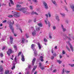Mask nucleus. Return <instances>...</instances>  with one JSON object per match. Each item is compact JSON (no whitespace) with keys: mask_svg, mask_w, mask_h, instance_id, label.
<instances>
[{"mask_svg":"<svg viewBox=\"0 0 74 74\" xmlns=\"http://www.w3.org/2000/svg\"><path fill=\"white\" fill-rule=\"evenodd\" d=\"M70 48L71 50V51L73 52H74V49H73V46L71 45H70Z\"/></svg>","mask_w":74,"mask_h":74,"instance_id":"obj_13","label":"nucleus"},{"mask_svg":"<svg viewBox=\"0 0 74 74\" xmlns=\"http://www.w3.org/2000/svg\"><path fill=\"white\" fill-rule=\"evenodd\" d=\"M25 74H29V72H26Z\"/></svg>","mask_w":74,"mask_h":74,"instance_id":"obj_56","label":"nucleus"},{"mask_svg":"<svg viewBox=\"0 0 74 74\" xmlns=\"http://www.w3.org/2000/svg\"><path fill=\"white\" fill-rule=\"evenodd\" d=\"M49 38L50 39H52V34H49Z\"/></svg>","mask_w":74,"mask_h":74,"instance_id":"obj_29","label":"nucleus"},{"mask_svg":"<svg viewBox=\"0 0 74 74\" xmlns=\"http://www.w3.org/2000/svg\"><path fill=\"white\" fill-rule=\"evenodd\" d=\"M22 59L21 60L22 62H25V57H24V56L22 55L21 56Z\"/></svg>","mask_w":74,"mask_h":74,"instance_id":"obj_12","label":"nucleus"},{"mask_svg":"<svg viewBox=\"0 0 74 74\" xmlns=\"http://www.w3.org/2000/svg\"><path fill=\"white\" fill-rule=\"evenodd\" d=\"M3 56H4V55H3V54H1V57H3Z\"/></svg>","mask_w":74,"mask_h":74,"instance_id":"obj_58","label":"nucleus"},{"mask_svg":"<svg viewBox=\"0 0 74 74\" xmlns=\"http://www.w3.org/2000/svg\"><path fill=\"white\" fill-rule=\"evenodd\" d=\"M45 23L46 25H48V24L49 25V27H50L51 26V24H50V22L48 21V19L47 18L46 20H45Z\"/></svg>","mask_w":74,"mask_h":74,"instance_id":"obj_5","label":"nucleus"},{"mask_svg":"<svg viewBox=\"0 0 74 74\" xmlns=\"http://www.w3.org/2000/svg\"><path fill=\"white\" fill-rule=\"evenodd\" d=\"M32 34L33 36H36V31H34L32 32Z\"/></svg>","mask_w":74,"mask_h":74,"instance_id":"obj_9","label":"nucleus"},{"mask_svg":"<svg viewBox=\"0 0 74 74\" xmlns=\"http://www.w3.org/2000/svg\"><path fill=\"white\" fill-rule=\"evenodd\" d=\"M10 29L11 30L12 33H14V28L12 27V25L14 24V22L13 20H12L11 22H10Z\"/></svg>","mask_w":74,"mask_h":74,"instance_id":"obj_3","label":"nucleus"},{"mask_svg":"<svg viewBox=\"0 0 74 74\" xmlns=\"http://www.w3.org/2000/svg\"><path fill=\"white\" fill-rule=\"evenodd\" d=\"M35 47V45L33 44L31 45V48L34 51V54L35 56H37V51H36V49H34V47Z\"/></svg>","mask_w":74,"mask_h":74,"instance_id":"obj_4","label":"nucleus"},{"mask_svg":"<svg viewBox=\"0 0 74 74\" xmlns=\"http://www.w3.org/2000/svg\"><path fill=\"white\" fill-rule=\"evenodd\" d=\"M10 2L11 4H14V2L12 1V0H10Z\"/></svg>","mask_w":74,"mask_h":74,"instance_id":"obj_40","label":"nucleus"},{"mask_svg":"<svg viewBox=\"0 0 74 74\" xmlns=\"http://www.w3.org/2000/svg\"><path fill=\"white\" fill-rule=\"evenodd\" d=\"M35 3H38V1L37 0H32Z\"/></svg>","mask_w":74,"mask_h":74,"instance_id":"obj_32","label":"nucleus"},{"mask_svg":"<svg viewBox=\"0 0 74 74\" xmlns=\"http://www.w3.org/2000/svg\"><path fill=\"white\" fill-rule=\"evenodd\" d=\"M69 65L70 66H71V67H74V64H69Z\"/></svg>","mask_w":74,"mask_h":74,"instance_id":"obj_42","label":"nucleus"},{"mask_svg":"<svg viewBox=\"0 0 74 74\" xmlns=\"http://www.w3.org/2000/svg\"><path fill=\"white\" fill-rule=\"evenodd\" d=\"M13 52V51H12L11 49H9L7 52V54L8 56H10V54L12 53Z\"/></svg>","mask_w":74,"mask_h":74,"instance_id":"obj_7","label":"nucleus"},{"mask_svg":"<svg viewBox=\"0 0 74 74\" xmlns=\"http://www.w3.org/2000/svg\"><path fill=\"white\" fill-rule=\"evenodd\" d=\"M56 71H57V70H56L55 69L53 70V72H54V73H55V72H56Z\"/></svg>","mask_w":74,"mask_h":74,"instance_id":"obj_49","label":"nucleus"},{"mask_svg":"<svg viewBox=\"0 0 74 74\" xmlns=\"http://www.w3.org/2000/svg\"><path fill=\"white\" fill-rule=\"evenodd\" d=\"M30 30H32V31H34L35 30H34V28L33 27H30V28L29 29V31Z\"/></svg>","mask_w":74,"mask_h":74,"instance_id":"obj_17","label":"nucleus"},{"mask_svg":"<svg viewBox=\"0 0 74 74\" xmlns=\"http://www.w3.org/2000/svg\"><path fill=\"white\" fill-rule=\"evenodd\" d=\"M66 73H70V71H66Z\"/></svg>","mask_w":74,"mask_h":74,"instance_id":"obj_62","label":"nucleus"},{"mask_svg":"<svg viewBox=\"0 0 74 74\" xmlns=\"http://www.w3.org/2000/svg\"><path fill=\"white\" fill-rule=\"evenodd\" d=\"M37 68V66H34V67L33 70L32 71V73H33L34 71L35 70H36V69Z\"/></svg>","mask_w":74,"mask_h":74,"instance_id":"obj_15","label":"nucleus"},{"mask_svg":"<svg viewBox=\"0 0 74 74\" xmlns=\"http://www.w3.org/2000/svg\"><path fill=\"white\" fill-rule=\"evenodd\" d=\"M22 53V52H20L19 53H18V56H19L20 55H21V54Z\"/></svg>","mask_w":74,"mask_h":74,"instance_id":"obj_46","label":"nucleus"},{"mask_svg":"<svg viewBox=\"0 0 74 74\" xmlns=\"http://www.w3.org/2000/svg\"><path fill=\"white\" fill-rule=\"evenodd\" d=\"M53 30H55L56 29V27L55 26H53Z\"/></svg>","mask_w":74,"mask_h":74,"instance_id":"obj_51","label":"nucleus"},{"mask_svg":"<svg viewBox=\"0 0 74 74\" xmlns=\"http://www.w3.org/2000/svg\"><path fill=\"white\" fill-rule=\"evenodd\" d=\"M52 3H53V4H54V5H56V2H55V1H52Z\"/></svg>","mask_w":74,"mask_h":74,"instance_id":"obj_37","label":"nucleus"},{"mask_svg":"<svg viewBox=\"0 0 74 74\" xmlns=\"http://www.w3.org/2000/svg\"><path fill=\"white\" fill-rule=\"evenodd\" d=\"M13 47L15 50H16V51L17 50V46L16 45H14Z\"/></svg>","mask_w":74,"mask_h":74,"instance_id":"obj_25","label":"nucleus"},{"mask_svg":"<svg viewBox=\"0 0 74 74\" xmlns=\"http://www.w3.org/2000/svg\"><path fill=\"white\" fill-rule=\"evenodd\" d=\"M25 36L27 38H29V34H25Z\"/></svg>","mask_w":74,"mask_h":74,"instance_id":"obj_44","label":"nucleus"},{"mask_svg":"<svg viewBox=\"0 0 74 74\" xmlns=\"http://www.w3.org/2000/svg\"><path fill=\"white\" fill-rule=\"evenodd\" d=\"M46 15V16L47 18H48V15L47 14H45Z\"/></svg>","mask_w":74,"mask_h":74,"instance_id":"obj_57","label":"nucleus"},{"mask_svg":"<svg viewBox=\"0 0 74 74\" xmlns=\"http://www.w3.org/2000/svg\"><path fill=\"white\" fill-rule=\"evenodd\" d=\"M37 44L38 45V47H39V49H41V45L40 44V43L38 42L37 43Z\"/></svg>","mask_w":74,"mask_h":74,"instance_id":"obj_21","label":"nucleus"},{"mask_svg":"<svg viewBox=\"0 0 74 74\" xmlns=\"http://www.w3.org/2000/svg\"><path fill=\"white\" fill-rule=\"evenodd\" d=\"M51 52L52 53H53V55L54 56H56V53H54L53 52V50H51Z\"/></svg>","mask_w":74,"mask_h":74,"instance_id":"obj_23","label":"nucleus"},{"mask_svg":"<svg viewBox=\"0 0 74 74\" xmlns=\"http://www.w3.org/2000/svg\"><path fill=\"white\" fill-rule=\"evenodd\" d=\"M61 27L62 29V30H63V32H66V29L64 28V27H63V25H62Z\"/></svg>","mask_w":74,"mask_h":74,"instance_id":"obj_18","label":"nucleus"},{"mask_svg":"<svg viewBox=\"0 0 74 74\" xmlns=\"http://www.w3.org/2000/svg\"><path fill=\"white\" fill-rule=\"evenodd\" d=\"M10 43H11V44H12L13 42L12 41H13V38H12V37L10 36Z\"/></svg>","mask_w":74,"mask_h":74,"instance_id":"obj_14","label":"nucleus"},{"mask_svg":"<svg viewBox=\"0 0 74 74\" xmlns=\"http://www.w3.org/2000/svg\"><path fill=\"white\" fill-rule=\"evenodd\" d=\"M54 59V57L53 56H52L51 57V60H53Z\"/></svg>","mask_w":74,"mask_h":74,"instance_id":"obj_48","label":"nucleus"},{"mask_svg":"<svg viewBox=\"0 0 74 74\" xmlns=\"http://www.w3.org/2000/svg\"><path fill=\"white\" fill-rule=\"evenodd\" d=\"M0 72H3V69L1 66H0Z\"/></svg>","mask_w":74,"mask_h":74,"instance_id":"obj_20","label":"nucleus"},{"mask_svg":"<svg viewBox=\"0 0 74 74\" xmlns=\"http://www.w3.org/2000/svg\"><path fill=\"white\" fill-rule=\"evenodd\" d=\"M64 37H65L66 38H68V40H71V38H70L68 37L67 36H66V35H64Z\"/></svg>","mask_w":74,"mask_h":74,"instance_id":"obj_16","label":"nucleus"},{"mask_svg":"<svg viewBox=\"0 0 74 74\" xmlns=\"http://www.w3.org/2000/svg\"><path fill=\"white\" fill-rule=\"evenodd\" d=\"M19 30H20L21 33H22V29L21 28H19Z\"/></svg>","mask_w":74,"mask_h":74,"instance_id":"obj_59","label":"nucleus"},{"mask_svg":"<svg viewBox=\"0 0 74 74\" xmlns=\"http://www.w3.org/2000/svg\"><path fill=\"white\" fill-rule=\"evenodd\" d=\"M38 41V40H34L33 41V42H35V43H38L37 42Z\"/></svg>","mask_w":74,"mask_h":74,"instance_id":"obj_38","label":"nucleus"},{"mask_svg":"<svg viewBox=\"0 0 74 74\" xmlns=\"http://www.w3.org/2000/svg\"><path fill=\"white\" fill-rule=\"evenodd\" d=\"M62 53L63 54H65V52L64 50L62 51Z\"/></svg>","mask_w":74,"mask_h":74,"instance_id":"obj_55","label":"nucleus"},{"mask_svg":"<svg viewBox=\"0 0 74 74\" xmlns=\"http://www.w3.org/2000/svg\"><path fill=\"white\" fill-rule=\"evenodd\" d=\"M57 62L59 63V64L62 63V61H60V60H57Z\"/></svg>","mask_w":74,"mask_h":74,"instance_id":"obj_33","label":"nucleus"},{"mask_svg":"<svg viewBox=\"0 0 74 74\" xmlns=\"http://www.w3.org/2000/svg\"><path fill=\"white\" fill-rule=\"evenodd\" d=\"M56 18L58 21H59V16H56Z\"/></svg>","mask_w":74,"mask_h":74,"instance_id":"obj_24","label":"nucleus"},{"mask_svg":"<svg viewBox=\"0 0 74 74\" xmlns=\"http://www.w3.org/2000/svg\"><path fill=\"white\" fill-rule=\"evenodd\" d=\"M42 66V64H41V62H40L39 65V67L40 68L42 66Z\"/></svg>","mask_w":74,"mask_h":74,"instance_id":"obj_41","label":"nucleus"},{"mask_svg":"<svg viewBox=\"0 0 74 74\" xmlns=\"http://www.w3.org/2000/svg\"><path fill=\"white\" fill-rule=\"evenodd\" d=\"M66 49H67V50H68V51H69V52H70L71 51L70 49H69V47L66 46Z\"/></svg>","mask_w":74,"mask_h":74,"instance_id":"obj_36","label":"nucleus"},{"mask_svg":"<svg viewBox=\"0 0 74 74\" xmlns=\"http://www.w3.org/2000/svg\"><path fill=\"white\" fill-rule=\"evenodd\" d=\"M62 56H61V55H60V59L62 58Z\"/></svg>","mask_w":74,"mask_h":74,"instance_id":"obj_60","label":"nucleus"},{"mask_svg":"<svg viewBox=\"0 0 74 74\" xmlns=\"http://www.w3.org/2000/svg\"><path fill=\"white\" fill-rule=\"evenodd\" d=\"M40 60L41 62H43V61H44V60H43V59H41Z\"/></svg>","mask_w":74,"mask_h":74,"instance_id":"obj_63","label":"nucleus"},{"mask_svg":"<svg viewBox=\"0 0 74 74\" xmlns=\"http://www.w3.org/2000/svg\"><path fill=\"white\" fill-rule=\"evenodd\" d=\"M5 49V47H3L2 49V50H4Z\"/></svg>","mask_w":74,"mask_h":74,"instance_id":"obj_64","label":"nucleus"},{"mask_svg":"<svg viewBox=\"0 0 74 74\" xmlns=\"http://www.w3.org/2000/svg\"><path fill=\"white\" fill-rule=\"evenodd\" d=\"M37 74V71H35L34 73V74Z\"/></svg>","mask_w":74,"mask_h":74,"instance_id":"obj_50","label":"nucleus"},{"mask_svg":"<svg viewBox=\"0 0 74 74\" xmlns=\"http://www.w3.org/2000/svg\"><path fill=\"white\" fill-rule=\"evenodd\" d=\"M44 41L45 42H47L48 40H47V39L45 38L44 39Z\"/></svg>","mask_w":74,"mask_h":74,"instance_id":"obj_39","label":"nucleus"},{"mask_svg":"<svg viewBox=\"0 0 74 74\" xmlns=\"http://www.w3.org/2000/svg\"><path fill=\"white\" fill-rule=\"evenodd\" d=\"M18 10L20 11H22V12L24 14H27L28 12L26 10V8H21V9H18Z\"/></svg>","mask_w":74,"mask_h":74,"instance_id":"obj_1","label":"nucleus"},{"mask_svg":"<svg viewBox=\"0 0 74 74\" xmlns=\"http://www.w3.org/2000/svg\"><path fill=\"white\" fill-rule=\"evenodd\" d=\"M40 68L42 70L45 69V67H44V66H42V67H40Z\"/></svg>","mask_w":74,"mask_h":74,"instance_id":"obj_30","label":"nucleus"},{"mask_svg":"<svg viewBox=\"0 0 74 74\" xmlns=\"http://www.w3.org/2000/svg\"><path fill=\"white\" fill-rule=\"evenodd\" d=\"M13 16L16 18H17L19 17V16H20V15L18 13L15 12L13 14Z\"/></svg>","mask_w":74,"mask_h":74,"instance_id":"obj_6","label":"nucleus"},{"mask_svg":"<svg viewBox=\"0 0 74 74\" xmlns=\"http://www.w3.org/2000/svg\"><path fill=\"white\" fill-rule=\"evenodd\" d=\"M6 22H7V20H4L2 22L3 23H5Z\"/></svg>","mask_w":74,"mask_h":74,"instance_id":"obj_52","label":"nucleus"},{"mask_svg":"<svg viewBox=\"0 0 74 74\" xmlns=\"http://www.w3.org/2000/svg\"><path fill=\"white\" fill-rule=\"evenodd\" d=\"M43 5L46 10H48V6L47 5V3L45 2L43 3Z\"/></svg>","mask_w":74,"mask_h":74,"instance_id":"obj_8","label":"nucleus"},{"mask_svg":"<svg viewBox=\"0 0 74 74\" xmlns=\"http://www.w3.org/2000/svg\"><path fill=\"white\" fill-rule=\"evenodd\" d=\"M5 74H10V72L8 70H6L5 71Z\"/></svg>","mask_w":74,"mask_h":74,"instance_id":"obj_22","label":"nucleus"},{"mask_svg":"<svg viewBox=\"0 0 74 74\" xmlns=\"http://www.w3.org/2000/svg\"><path fill=\"white\" fill-rule=\"evenodd\" d=\"M16 64V56L15 58L14 59L13 61V67L12 68V70H14L15 67V64Z\"/></svg>","mask_w":74,"mask_h":74,"instance_id":"obj_2","label":"nucleus"},{"mask_svg":"<svg viewBox=\"0 0 74 74\" xmlns=\"http://www.w3.org/2000/svg\"><path fill=\"white\" fill-rule=\"evenodd\" d=\"M64 69H63L62 72V74H64Z\"/></svg>","mask_w":74,"mask_h":74,"instance_id":"obj_47","label":"nucleus"},{"mask_svg":"<svg viewBox=\"0 0 74 74\" xmlns=\"http://www.w3.org/2000/svg\"><path fill=\"white\" fill-rule=\"evenodd\" d=\"M31 14L32 15H34V14H35V15H38V13H37V12H34V11H32L31 13Z\"/></svg>","mask_w":74,"mask_h":74,"instance_id":"obj_19","label":"nucleus"},{"mask_svg":"<svg viewBox=\"0 0 74 74\" xmlns=\"http://www.w3.org/2000/svg\"><path fill=\"white\" fill-rule=\"evenodd\" d=\"M29 8L30 10H33V6L30 5L29 6Z\"/></svg>","mask_w":74,"mask_h":74,"instance_id":"obj_34","label":"nucleus"},{"mask_svg":"<svg viewBox=\"0 0 74 74\" xmlns=\"http://www.w3.org/2000/svg\"><path fill=\"white\" fill-rule=\"evenodd\" d=\"M48 14L49 15V17H51V13L49 12L48 13Z\"/></svg>","mask_w":74,"mask_h":74,"instance_id":"obj_43","label":"nucleus"},{"mask_svg":"<svg viewBox=\"0 0 74 74\" xmlns=\"http://www.w3.org/2000/svg\"><path fill=\"white\" fill-rule=\"evenodd\" d=\"M22 6L21 5H19L17 4L16 5V8H19L20 7H21Z\"/></svg>","mask_w":74,"mask_h":74,"instance_id":"obj_35","label":"nucleus"},{"mask_svg":"<svg viewBox=\"0 0 74 74\" xmlns=\"http://www.w3.org/2000/svg\"><path fill=\"white\" fill-rule=\"evenodd\" d=\"M32 20L30 19V20H29L28 21V22L29 23H30V22H32Z\"/></svg>","mask_w":74,"mask_h":74,"instance_id":"obj_53","label":"nucleus"},{"mask_svg":"<svg viewBox=\"0 0 74 74\" xmlns=\"http://www.w3.org/2000/svg\"><path fill=\"white\" fill-rule=\"evenodd\" d=\"M35 61H36V58H34L33 59L32 61V66H34V63L35 62Z\"/></svg>","mask_w":74,"mask_h":74,"instance_id":"obj_11","label":"nucleus"},{"mask_svg":"<svg viewBox=\"0 0 74 74\" xmlns=\"http://www.w3.org/2000/svg\"><path fill=\"white\" fill-rule=\"evenodd\" d=\"M28 68L29 69H30V68H31V66L29 65L28 66Z\"/></svg>","mask_w":74,"mask_h":74,"instance_id":"obj_61","label":"nucleus"},{"mask_svg":"<svg viewBox=\"0 0 74 74\" xmlns=\"http://www.w3.org/2000/svg\"><path fill=\"white\" fill-rule=\"evenodd\" d=\"M71 8H72V11H74V5H71Z\"/></svg>","mask_w":74,"mask_h":74,"instance_id":"obj_26","label":"nucleus"},{"mask_svg":"<svg viewBox=\"0 0 74 74\" xmlns=\"http://www.w3.org/2000/svg\"><path fill=\"white\" fill-rule=\"evenodd\" d=\"M35 27L36 30L37 31V32H38V31H40V27H37V26H35Z\"/></svg>","mask_w":74,"mask_h":74,"instance_id":"obj_10","label":"nucleus"},{"mask_svg":"<svg viewBox=\"0 0 74 74\" xmlns=\"http://www.w3.org/2000/svg\"><path fill=\"white\" fill-rule=\"evenodd\" d=\"M25 39H24V38H23L22 39V40L21 41V42L23 44V43L25 42Z\"/></svg>","mask_w":74,"mask_h":74,"instance_id":"obj_28","label":"nucleus"},{"mask_svg":"<svg viewBox=\"0 0 74 74\" xmlns=\"http://www.w3.org/2000/svg\"><path fill=\"white\" fill-rule=\"evenodd\" d=\"M40 59H43V56H41L40 58Z\"/></svg>","mask_w":74,"mask_h":74,"instance_id":"obj_54","label":"nucleus"},{"mask_svg":"<svg viewBox=\"0 0 74 74\" xmlns=\"http://www.w3.org/2000/svg\"><path fill=\"white\" fill-rule=\"evenodd\" d=\"M60 15L62 16H65V14L64 13H60Z\"/></svg>","mask_w":74,"mask_h":74,"instance_id":"obj_31","label":"nucleus"},{"mask_svg":"<svg viewBox=\"0 0 74 74\" xmlns=\"http://www.w3.org/2000/svg\"><path fill=\"white\" fill-rule=\"evenodd\" d=\"M8 18H12L13 17V16L12 15H10L8 16Z\"/></svg>","mask_w":74,"mask_h":74,"instance_id":"obj_45","label":"nucleus"},{"mask_svg":"<svg viewBox=\"0 0 74 74\" xmlns=\"http://www.w3.org/2000/svg\"><path fill=\"white\" fill-rule=\"evenodd\" d=\"M38 26H40V27H42V23H38Z\"/></svg>","mask_w":74,"mask_h":74,"instance_id":"obj_27","label":"nucleus"}]
</instances>
